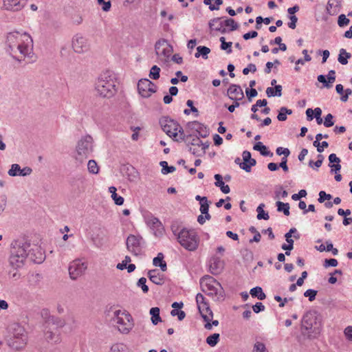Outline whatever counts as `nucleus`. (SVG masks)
<instances>
[{"label": "nucleus", "mask_w": 352, "mask_h": 352, "mask_svg": "<svg viewBox=\"0 0 352 352\" xmlns=\"http://www.w3.org/2000/svg\"><path fill=\"white\" fill-rule=\"evenodd\" d=\"M30 241L25 237L14 239L10 244V265L15 269H19L24 265L25 261L32 250Z\"/></svg>", "instance_id": "f257e3e1"}, {"label": "nucleus", "mask_w": 352, "mask_h": 352, "mask_svg": "<svg viewBox=\"0 0 352 352\" xmlns=\"http://www.w3.org/2000/svg\"><path fill=\"white\" fill-rule=\"evenodd\" d=\"M116 82L115 74L107 70L99 76L95 84V89L101 97L111 98L116 92Z\"/></svg>", "instance_id": "f03ea898"}, {"label": "nucleus", "mask_w": 352, "mask_h": 352, "mask_svg": "<svg viewBox=\"0 0 352 352\" xmlns=\"http://www.w3.org/2000/svg\"><path fill=\"white\" fill-rule=\"evenodd\" d=\"M202 291L210 296L214 300L220 301L224 299V291L221 284L213 277L206 275L200 279Z\"/></svg>", "instance_id": "7ed1b4c3"}, {"label": "nucleus", "mask_w": 352, "mask_h": 352, "mask_svg": "<svg viewBox=\"0 0 352 352\" xmlns=\"http://www.w3.org/2000/svg\"><path fill=\"white\" fill-rule=\"evenodd\" d=\"M94 151V140L91 135L82 137L77 142L74 158L76 163L82 164Z\"/></svg>", "instance_id": "20e7f679"}, {"label": "nucleus", "mask_w": 352, "mask_h": 352, "mask_svg": "<svg viewBox=\"0 0 352 352\" xmlns=\"http://www.w3.org/2000/svg\"><path fill=\"white\" fill-rule=\"evenodd\" d=\"M160 124L163 131L174 140L177 142L186 140L184 130L176 121L168 117H164L160 120Z\"/></svg>", "instance_id": "39448f33"}, {"label": "nucleus", "mask_w": 352, "mask_h": 352, "mask_svg": "<svg viewBox=\"0 0 352 352\" xmlns=\"http://www.w3.org/2000/svg\"><path fill=\"white\" fill-rule=\"evenodd\" d=\"M179 244L188 251H195L199 245V239L192 230L182 229L177 234Z\"/></svg>", "instance_id": "423d86ee"}, {"label": "nucleus", "mask_w": 352, "mask_h": 352, "mask_svg": "<svg viewBox=\"0 0 352 352\" xmlns=\"http://www.w3.org/2000/svg\"><path fill=\"white\" fill-rule=\"evenodd\" d=\"M113 321L119 325L118 330L122 333H128L133 328L132 316L126 311H114Z\"/></svg>", "instance_id": "0eeeda50"}, {"label": "nucleus", "mask_w": 352, "mask_h": 352, "mask_svg": "<svg viewBox=\"0 0 352 352\" xmlns=\"http://www.w3.org/2000/svg\"><path fill=\"white\" fill-rule=\"evenodd\" d=\"M24 38H26L27 41L29 39L30 42H32V38L26 33L23 34H21L19 32L8 33L7 35V45L10 52H15V50L18 47V45L21 42H25L23 39Z\"/></svg>", "instance_id": "6e6552de"}, {"label": "nucleus", "mask_w": 352, "mask_h": 352, "mask_svg": "<svg viewBox=\"0 0 352 352\" xmlns=\"http://www.w3.org/2000/svg\"><path fill=\"white\" fill-rule=\"evenodd\" d=\"M87 269V263L82 262L81 259H75L69 263L68 270L69 277L72 280H76L84 274Z\"/></svg>", "instance_id": "1a4fd4ad"}, {"label": "nucleus", "mask_w": 352, "mask_h": 352, "mask_svg": "<svg viewBox=\"0 0 352 352\" xmlns=\"http://www.w3.org/2000/svg\"><path fill=\"white\" fill-rule=\"evenodd\" d=\"M27 344V335L23 327L16 325L14 329L12 346L16 350L22 349Z\"/></svg>", "instance_id": "9d476101"}, {"label": "nucleus", "mask_w": 352, "mask_h": 352, "mask_svg": "<svg viewBox=\"0 0 352 352\" xmlns=\"http://www.w3.org/2000/svg\"><path fill=\"white\" fill-rule=\"evenodd\" d=\"M138 90L143 98H148L153 93L157 91V86L150 80L143 78L140 80L138 83Z\"/></svg>", "instance_id": "9b49d317"}, {"label": "nucleus", "mask_w": 352, "mask_h": 352, "mask_svg": "<svg viewBox=\"0 0 352 352\" xmlns=\"http://www.w3.org/2000/svg\"><path fill=\"white\" fill-rule=\"evenodd\" d=\"M155 50L158 57L165 59L168 58L173 52V47L165 39H160L155 43Z\"/></svg>", "instance_id": "f8f14e48"}, {"label": "nucleus", "mask_w": 352, "mask_h": 352, "mask_svg": "<svg viewBox=\"0 0 352 352\" xmlns=\"http://www.w3.org/2000/svg\"><path fill=\"white\" fill-rule=\"evenodd\" d=\"M317 312L314 311H309L306 312L302 319L301 325L302 328L307 331V333H311V330L314 325L317 324Z\"/></svg>", "instance_id": "ddd939ff"}, {"label": "nucleus", "mask_w": 352, "mask_h": 352, "mask_svg": "<svg viewBox=\"0 0 352 352\" xmlns=\"http://www.w3.org/2000/svg\"><path fill=\"white\" fill-rule=\"evenodd\" d=\"M141 236L130 234L126 241L127 250L135 255H138L141 252Z\"/></svg>", "instance_id": "4468645a"}, {"label": "nucleus", "mask_w": 352, "mask_h": 352, "mask_svg": "<svg viewBox=\"0 0 352 352\" xmlns=\"http://www.w3.org/2000/svg\"><path fill=\"white\" fill-rule=\"evenodd\" d=\"M72 47L76 53L80 54L88 51L89 45L86 38L77 34L73 38Z\"/></svg>", "instance_id": "2eb2a0df"}, {"label": "nucleus", "mask_w": 352, "mask_h": 352, "mask_svg": "<svg viewBox=\"0 0 352 352\" xmlns=\"http://www.w3.org/2000/svg\"><path fill=\"white\" fill-rule=\"evenodd\" d=\"M32 173V169L30 167L25 166L23 168H21L18 164H12L10 169L8 172V175L11 177H25L30 175Z\"/></svg>", "instance_id": "dca6fc26"}, {"label": "nucleus", "mask_w": 352, "mask_h": 352, "mask_svg": "<svg viewBox=\"0 0 352 352\" xmlns=\"http://www.w3.org/2000/svg\"><path fill=\"white\" fill-rule=\"evenodd\" d=\"M242 157L243 162L240 164V168L245 172L250 173L252 166H254L256 164V161L255 159L252 158L251 153L248 151H244L242 153Z\"/></svg>", "instance_id": "f3484780"}, {"label": "nucleus", "mask_w": 352, "mask_h": 352, "mask_svg": "<svg viewBox=\"0 0 352 352\" xmlns=\"http://www.w3.org/2000/svg\"><path fill=\"white\" fill-rule=\"evenodd\" d=\"M224 268V262L220 258L213 256L209 264V269L211 274L218 275L221 274Z\"/></svg>", "instance_id": "a211bd4d"}, {"label": "nucleus", "mask_w": 352, "mask_h": 352, "mask_svg": "<svg viewBox=\"0 0 352 352\" xmlns=\"http://www.w3.org/2000/svg\"><path fill=\"white\" fill-rule=\"evenodd\" d=\"M27 3V0H3V7L7 10H21Z\"/></svg>", "instance_id": "6ab92c4d"}, {"label": "nucleus", "mask_w": 352, "mask_h": 352, "mask_svg": "<svg viewBox=\"0 0 352 352\" xmlns=\"http://www.w3.org/2000/svg\"><path fill=\"white\" fill-rule=\"evenodd\" d=\"M228 94L231 100H240L243 98L244 94L239 85L232 84L228 89Z\"/></svg>", "instance_id": "aec40b11"}, {"label": "nucleus", "mask_w": 352, "mask_h": 352, "mask_svg": "<svg viewBox=\"0 0 352 352\" xmlns=\"http://www.w3.org/2000/svg\"><path fill=\"white\" fill-rule=\"evenodd\" d=\"M188 125L189 128L197 131L199 135L202 138H206L209 135L207 127L197 121L190 122Z\"/></svg>", "instance_id": "412c9836"}, {"label": "nucleus", "mask_w": 352, "mask_h": 352, "mask_svg": "<svg viewBox=\"0 0 352 352\" xmlns=\"http://www.w3.org/2000/svg\"><path fill=\"white\" fill-rule=\"evenodd\" d=\"M223 19L224 17H217L211 19L209 21L210 28L216 31L220 32L222 34L226 33L228 30L226 28V26L222 22V19Z\"/></svg>", "instance_id": "4be33fe9"}, {"label": "nucleus", "mask_w": 352, "mask_h": 352, "mask_svg": "<svg viewBox=\"0 0 352 352\" xmlns=\"http://www.w3.org/2000/svg\"><path fill=\"white\" fill-rule=\"evenodd\" d=\"M198 309L204 321L211 320L213 318V313L208 302L199 305Z\"/></svg>", "instance_id": "5701e85b"}, {"label": "nucleus", "mask_w": 352, "mask_h": 352, "mask_svg": "<svg viewBox=\"0 0 352 352\" xmlns=\"http://www.w3.org/2000/svg\"><path fill=\"white\" fill-rule=\"evenodd\" d=\"M148 277L153 283L162 285L164 283L163 276L160 275L157 270H152L148 272Z\"/></svg>", "instance_id": "b1692460"}, {"label": "nucleus", "mask_w": 352, "mask_h": 352, "mask_svg": "<svg viewBox=\"0 0 352 352\" xmlns=\"http://www.w3.org/2000/svg\"><path fill=\"white\" fill-rule=\"evenodd\" d=\"M254 150L259 151L261 155L263 156H270L273 155V153L267 149V147L265 146L262 142H256L254 146Z\"/></svg>", "instance_id": "393cba45"}, {"label": "nucleus", "mask_w": 352, "mask_h": 352, "mask_svg": "<svg viewBox=\"0 0 352 352\" xmlns=\"http://www.w3.org/2000/svg\"><path fill=\"white\" fill-rule=\"evenodd\" d=\"M46 322L48 326H55L56 329L63 327L65 324V322L63 320L53 316H50Z\"/></svg>", "instance_id": "a878e982"}, {"label": "nucleus", "mask_w": 352, "mask_h": 352, "mask_svg": "<svg viewBox=\"0 0 352 352\" xmlns=\"http://www.w3.org/2000/svg\"><path fill=\"white\" fill-rule=\"evenodd\" d=\"M351 57V54L347 52L346 50L342 48L340 50L338 60L342 65H346L348 63V59Z\"/></svg>", "instance_id": "bb28decb"}, {"label": "nucleus", "mask_w": 352, "mask_h": 352, "mask_svg": "<svg viewBox=\"0 0 352 352\" xmlns=\"http://www.w3.org/2000/svg\"><path fill=\"white\" fill-rule=\"evenodd\" d=\"M250 294L254 298H257L259 300H264L266 298V295L263 292L261 287H255L250 289Z\"/></svg>", "instance_id": "cd10ccee"}, {"label": "nucleus", "mask_w": 352, "mask_h": 352, "mask_svg": "<svg viewBox=\"0 0 352 352\" xmlns=\"http://www.w3.org/2000/svg\"><path fill=\"white\" fill-rule=\"evenodd\" d=\"M160 309L158 307H152L150 309V314L151 315V321L154 325L158 324V322L162 321L161 317L160 316Z\"/></svg>", "instance_id": "c85d7f7f"}, {"label": "nucleus", "mask_w": 352, "mask_h": 352, "mask_svg": "<svg viewBox=\"0 0 352 352\" xmlns=\"http://www.w3.org/2000/svg\"><path fill=\"white\" fill-rule=\"evenodd\" d=\"M109 192L111 193V197L113 199L115 204L118 206H122L124 204V198L121 196H118L116 193V188L111 186L109 188Z\"/></svg>", "instance_id": "c756f323"}, {"label": "nucleus", "mask_w": 352, "mask_h": 352, "mask_svg": "<svg viewBox=\"0 0 352 352\" xmlns=\"http://www.w3.org/2000/svg\"><path fill=\"white\" fill-rule=\"evenodd\" d=\"M197 53L195 54L196 58L201 56L203 58L207 59L208 54L210 52V49L208 47L200 45L197 47Z\"/></svg>", "instance_id": "7c9ffc66"}, {"label": "nucleus", "mask_w": 352, "mask_h": 352, "mask_svg": "<svg viewBox=\"0 0 352 352\" xmlns=\"http://www.w3.org/2000/svg\"><path fill=\"white\" fill-rule=\"evenodd\" d=\"M222 22L226 27L230 28L229 31H234L239 28L238 23L232 18L224 17V19H222Z\"/></svg>", "instance_id": "2f4dec72"}, {"label": "nucleus", "mask_w": 352, "mask_h": 352, "mask_svg": "<svg viewBox=\"0 0 352 352\" xmlns=\"http://www.w3.org/2000/svg\"><path fill=\"white\" fill-rule=\"evenodd\" d=\"M60 333L58 331L53 332L52 331H47L45 333V338L48 341H51L53 342H58L60 341Z\"/></svg>", "instance_id": "473e14b6"}, {"label": "nucleus", "mask_w": 352, "mask_h": 352, "mask_svg": "<svg viewBox=\"0 0 352 352\" xmlns=\"http://www.w3.org/2000/svg\"><path fill=\"white\" fill-rule=\"evenodd\" d=\"M264 207H265V204H261L256 208V212L258 213L257 219L259 220H261V219L268 220L270 218L268 213L265 212L264 211V210H263Z\"/></svg>", "instance_id": "72a5a7b5"}, {"label": "nucleus", "mask_w": 352, "mask_h": 352, "mask_svg": "<svg viewBox=\"0 0 352 352\" xmlns=\"http://www.w3.org/2000/svg\"><path fill=\"white\" fill-rule=\"evenodd\" d=\"M276 206L278 212H283L286 216L289 215V204L288 203L278 201L276 202Z\"/></svg>", "instance_id": "f704fd0d"}, {"label": "nucleus", "mask_w": 352, "mask_h": 352, "mask_svg": "<svg viewBox=\"0 0 352 352\" xmlns=\"http://www.w3.org/2000/svg\"><path fill=\"white\" fill-rule=\"evenodd\" d=\"M292 113V111L291 109L283 107L280 109V111L277 116V119L279 121H285L287 120V115H291Z\"/></svg>", "instance_id": "c9c22d12"}, {"label": "nucleus", "mask_w": 352, "mask_h": 352, "mask_svg": "<svg viewBox=\"0 0 352 352\" xmlns=\"http://www.w3.org/2000/svg\"><path fill=\"white\" fill-rule=\"evenodd\" d=\"M146 223L148 226H150L151 228H157L162 227V224L161 221L159 220L158 218L151 217V218H148L146 221Z\"/></svg>", "instance_id": "e433bc0d"}, {"label": "nucleus", "mask_w": 352, "mask_h": 352, "mask_svg": "<svg viewBox=\"0 0 352 352\" xmlns=\"http://www.w3.org/2000/svg\"><path fill=\"white\" fill-rule=\"evenodd\" d=\"M220 335L219 333H213L209 336L206 338V343L210 346H214L217 345L218 342L219 341Z\"/></svg>", "instance_id": "4c0bfd02"}, {"label": "nucleus", "mask_w": 352, "mask_h": 352, "mask_svg": "<svg viewBox=\"0 0 352 352\" xmlns=\"http://www.w3.org/2000/svg\"><path fill=\"white\" fill-rule=\"evenodd\" d=\"M162 166V173L164 175L173 173L175 170V168L173 166H168L166 161H162L160 163Z\"/></svg>", "instance_id": "58836bf2"}, {"label": "nucleus", "mask_w": 352, "mask_h": 352, "mask_svg": "<svg viewBox=\"0 0 352 352\" xmlns=\"http://www.w3.org/2000/svg\"><path fill=\"white\" fill-rule=\"evenodd\" d=\"M87 168L89 173L97 174L99 171V167L95 160H91L88 162Z\"/></svg>", "instance_id": "ea45409f"}, {"label": "nucleus", "mask_w": 352, "mask_h": 352, "mask_svg": "<svg viewBox=\"0 0 352 352\" xmlns=\"http://www.w3.org/2000/svg\"><path fill=\"white\" fill-rule=\"evenodd\" d=\"M160 68L157 65H153L149 72V77L153 80H157L160 76Z\"/></svg>", "instance_id": "a19ab883"}, {"label": "nucleus", "mask_w": 352, "mask_h": 352, "mask_svg": "<svg viewBox=\"0 0 352 352\" xmlns=\"http://www.w3.org/2000/svg\"><path fill=\"white\" fill-rule=\"evenodd\" d=\"M111 352H126V347L124 344L117 343L111 346Z\"/></svg>", "instance_id": "79ce46f5"}, {"label": "nucleus", "mask_w": 352, "mask_h": 352, "mask_svg": "<svg viewBox=\"0 0 352 352\" xmlns=\"http://www.w3.org/2000/svg\"><path fill=\"white\" fill-rule=\"evenodd\" d=\"M19 51L21 54L25 56L28 53V45H25L24 42H21L18 45V47L15 50V52Z\"/></svg>", "instance_id": "37998d69"}, {"label": "nucleus", "mask_w": 352, "mask_h": 352, "mask_svg": "<svg viewBox=\"0 0 352 352\" xmlns=\"http://www.w3.org/2000/svg\"><path fill=\"white\" fill-rule=\"evenodd\" d=\"M146 279L144 277L140 278L138 281V286L140 287L144 293H147L148 292V287L146 285Z\"/></svg>", "instance_id": "c03bdc74"}, {"label": "nucleus", "mask_w": 352, "mask_h": 352, "mask_svg": "<svg viewBox=\"0 0 352 352\" xmlns=\"http://www.w3.org/2000/svg\"><path fill=\"white\" fill-rule=\"evenodd\" d=\"M317 291L311 289H309L304 293V296L305 297L309 298V301H314L316 299V296L317 294Z\"/></svg>", "instance_id": "a18cd8bd"}, {"label": "nucleus", "mask_w": 352, "mask_h": 352, "mask_svg": "<svg viewBox=\"0 0 352 352\" xmlns=\"http://www.w3.org/2000/svg\"><path fill=\"white\" fill-rule=\"evenodd\" d=\"M253 352H268L265 344L262 342H257L254 346Z\"/></svg>", "instance_id": "49530a36"}, {"label": "nucleus", "mask_w": 352, "mask_h": 352, "mask_svg": "<svg viewBox=\"0 0 352 352\" xmlns=\"http://www.w3.org/2000/svg\"><path fill=\"white\" fill-rule=\"evenodd\" d=\"M349 19L343 14L338 16V24L340 27H344L349 23Z\"/></svg>", "instance_id": "de8ad7c7"}, {"label": "nucleus", "mask_w": 352, "mask_h": 352, "mask_svg": "<svg viewBox=\"0 0 352 352\" xmlns=\"http://www.w3.org/2000/svg\"><path fill=\"white\" fill-rule=\"evenodd\" d=\"M131 261V257L129 256H126L124 257V259L122 261V262L120 263H118L117 265V266H116L117 269L120 270H124L126 267L128 263H130Z\"/></svg>", "instance_id": "09e8293b"}, {"label": "nucleus", "mask_w": 352, "mask_h": 352, "mask_svg": "<svg viewBox=\"0 0 352 352\" xmlns=\"http://www.w3.org/2000/svg\"><path fill=\"white\" fill-rule=\"evenodd\" d=\"M170 314L173 316H177L179 320H182L186 316V314L184 311L178 310V309L171 310Z\"/></svg>", "instance_id": "8fccbe9b"}, {"label": "nucleus", "mask_w": 352, "mask_h": 352, "mask_svg": "<svg viewBox=\"0 0 352 352\" xmlns=\"http://www.w3.org/2000/svg\"><path fill=\"white\" fill-rule=\"evenodd\" d=\"M333 116L331 113H328L324 117V125L326 127H331L334 124V122L333 121Z\"/></svg>", "instance_id": "3c124183"}, {"label": "nucleus", "mask_w": 352, "mask_h": 352, "mask_svg": "<svg viewBox=\"0 0 352 352\" xmlns=\"http://www.w3.org/2000/svg\"><path fill=\"white\" fill-rule=\"evenodd\" d=\"M276 153L278 155H283L284 156L283 157H287L290 154V151L287 148L283 147H278L276 150Z\"/></svg>", "instance_id": "603ef678"}, {"label": "nucleus", "mask_w": 352, "mask_h": 352, "mask_svg": "<svg viewBox=\"0 0 352 352\" xmlns=\"http://www.w3.org/2000/svg\"><path fill=\"white\" fill-rule=\"evenodd\" d=\"M99 5L102 6V9L104 12H108L111 6L110 1H105L104 0H97Z\"/></svg>", "instance_id": "864d4df0"}, {"label": "nucleus", "mask_w": 352, "mask_h": 352, "mask_svg": "<svg viewBox=\"0 0 352 352\" xmlns=\"http://www.w3.org/2000/svg\"><path fill=\"white\" fill-rule=\"evenodd\" d=\"M338 261L336 258H326L324 261V267H336L338 265Z\"/></svg>", "instance_id": "5fc2aeb1"}, {"label": "nucleus", "mask_w": 352, "mask_h": 352, "mask_svg": "<svg viewBox=\"0 0 352 352\" xmlns=\"http://www.w3.org/2000/svg\"><path fill=\"white\" fill-rule=\"evenodd\" d=\"M332 198L330 194H327L324 191H320L319 192V198L318 201L320 203H323L325 200H329Z\"/></svg>", "instance_id": "6e6d98bb"}, {"label": "nucleus", "mask_w": 352, "mask_h": 352, "mask_svg": "<svg viewBox=\"0 0 352 352\" xmlns=\"http://www.w3.org/2000/svg\"><path fill=\"white\" fill-rule=\"evenodd\" d=\"M245 94L249 101H251L252 98L257 96L258 92L255 89L251 88L250 89H246Z\"/></svg>", "instance_id": "4d7b16f0"}, {"label": "nucleus", "mask_w": 352, "mask_h": 352, "mask_svg": "<svg viewBox=\"0 0 352 352\" xmlns=\"http://www.w3.org/2000/svg\"><path fill=\"white\" fill-rule=\"evenodd\" d=\"M274 299L277 302H280V304H279L280 307H283L285 306V303L287 302L289 300H293V298H285L284 299H283L279 296H275Z\"/></svg>", "instance_id": "13d9d810"}, {"label": "nucleus", "mask_w": 352, "mask_h": 352, "mask_svg": "<svg viewBox=\"0 0 352 352\" xmlns=\"http://www.w3.org/2000/svg\"><path fill=\"white\" fill-rule=\"evenodd\" d=\"M256 71V67L253 63H250L247 67L243 69V74L244 75H248L250 72H255Z\"/></svg>", "instance_id": "bf43d9fd"}, {"label": "nucleus", "mask_w": 352, "mask_h": 352, "mask_svg": "<svg viewBox=\"0 0 352 352\" xmlns=\"http://www.w3.org/2000/svg\"><path fill=\"white\" fill-rule=\"evenodd\" d=\"M252 309L254 312L258 314L265 310V306L263 305L262 302H258L254 305L252 306Z\"/></svg>", "instance_id": "052dcab7"}, {"label": "nucleus", "mask_w": 352, "mask_h": 352, "mask_svg": "<svg viewBox=\"0 0 352 352\" xmlns=\"http://www.w3.org/2000/svg\"><path fill=\"white\" fill-rule=\"evenodd\" d=\"M164 254L162 252L158 253L157 256L155 257L153 260V264L155 266H158V265L164 261Z\"/></svg>", "instance_id": "680f3d73"}, {"label": "nucleus", "mask_w": 352, "mask_h": 352, "mask_svg": "<svg viewBox=\"0 0 352 352\" xmlns=\"http://www.w3.org/2000/svg\"><path fill=\"white\" fill-rule=\"evenodd\" d=\"M307 195V191L305 190H300L298 193L294 194L292 195V199L294 201L299 200L301 197H304Z\"/></svg>", "instance_id": "e2e57ef3"}, {"label": "nucleus", "mask_w": 352, "mask_h": 352, "mask_svg": "<svg viewBox=\"0 0 352 352\" xmlns=\"http://www.w3.org/2000/svg\"><path fill=\"white\" fill-rule=\"evenodd\" d=\"M287 242V244L284 243L282 245V249L285 250L291 251L294 248V240L293 239H287L286 240Z\"/></svg>", "instance_id": "0e129e2a"}, {"label": "nucleus", "mask_w": 352, "mask_h": 352, "mask_svg": "<svg viewBox=\"0 0 352 352\" xmlns=\"http://www.w3.org/2000/svg\"><path fill=\"white\" fill-rule=\"evenodd\" d=\"M214 177L216 180V182L214 183V185L216 186L221 188L222 186H223L225 184L224 182H223V178L221 175L216 174V175H214Z\"/></svg>", "instance_id": "69168bd1"}, {"label": "nucleus", "mask_w": 352, "mask_h": 352, "mask_svg": "<svg viewBox=\"0 0 352 352\" xmlns=\"http://www.w3.org/2000/svg\"><path fill=\"white\" fill-rule=\"evenodd\" d=\"M290 22L288 23V26L291 29H295L296 27V23L298 18L296 15H292L289 16Z\"/></svg>", "instance_id": "338daca9"}, {"label": "nucleus", "mask_w": 352, "mask_h": 352, "mask_svg": "<svg viewBox=\"0 0 352 352\" xmlns=\"http://www.w3.org/2000/svg\"><path fill=\"white\" fill-rule=\"evenodd\" d=\"M344 334L349 340L352 341V326H349L344 329Z\"/></svg>", "instance_id": "774afa93"}]
</instances>
